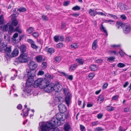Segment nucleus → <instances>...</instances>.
<instances>
[{"mask_svg":"<svg viewBox=\"0 0 131 131\" xmlns=\"http://www.w3.org/2000/svg\"><path fill=\"white\" fill-rule=\"evenodd\" d=\"M126 130V129L123 128L122 126H120L119 130V131H125Z\"/></svg>","mask_w":131,"mask_h":131,"instance_id":"obj_64","label":"nucleus"},{"mask_svg":"<svg viewBox=\"0 0 131 131\" xmlns=\"http://www.w3.org/2000/svg\"><path fill=\"white\" fill-rule=\"evenodd\" d=\"M26 10V8L24 7H20L17 9V10L19 11L20 13L24 12Z\"/></svg>","mask_w":131,"mask_h":131,"instance_id":"obj_29","label":"nucleus"},{"mask_svg":"<svg viewBox=\"0 0 131 131\" xmlns=\"http://www.w3.org/2000/svg\"><path fill=\"white\" fill-rule=\"evenodd\" d=\"M27 41L28 42L31 44L34 42H35L32 39H28L27 40Z\"/></svg>","mask_w":131,"mask_h":131,"instance_id":"obj_61","label":"nucleus"},{"mask_svg":"<svg viewBox=\"0 0 131 131\" xmlns=\"http://www.w3.org/2000/svg\"><path fill=\"white\" fill-rule=\"evenodd\" d=\"M97 40H95L93 43L92 45V48L94 50H95L96 49L97 47Z\"/></svg>","mask_w":131,"mask_h":131,"instance_id":"obj_23","label":"nucleus"},{"mask_svg":"<svg viewBox=\"0 0 131 131\" xmlns=\"http://www.w3.org/2000/svg\"><path fill=\"white\" fill-rule=\"evenodd\" d=\"M108 14L109 15V16H110L111 17H112L113 19H116L117 18V16L113 14Z\"/></svg>","mask_w":131,"mask_h":131,"instance_id":"obj_52","label":"nucleus"},{"mask_svg":"<svg viewBox=\"0 0 131 131\" xmlns=\"http://www.w3.org/2000/svg\"><path fill=\"white\" fill-rule=\"evenodd\" d=\"M76 60L80 64H83L84 62V60L82 59H77Z\"/></svg>","mask_w":131,"mask_h":131,"instance_id":"obj_31","label":"nucleus"},{"mask_svg":"<svg viewBox=\"0 0 131 131\" xmlns=\"http://www.w3.org/2000/svg\"><path fill=\"white\" fill-rule=\"evenodd\" d=\"M107 110L109 111H112L114 110V107L112 106H108L107 108Z\"/></svg>","mask_w":131,"mask_h":131,"instance_id":"obj_38","label":"nucleus"},{"mask_svg":"<svg viewBox=\"0 0 131 131\" xmlns=\"http://www.w3.org/2000/svg\"><path fill=\"white\" fill-rule=\"evenodd\" d=\"M5 21L4 20L3 15L1 14L0 16V25H4V23Z\"/></svg>","mask_w":131,"mask_h":131,"instance_id":"obj_25","label":"nucleus"},{"mask_svg":"<svg viewBox=\"0 0 131 131\" xmlns=\"http://www.w3.org/2000/svg\"><path fill=\"white\" fill-rule=\"evenodd\" d=\"M45 50L48 53H50L51 54L53 53L54 51V50L53 48H48L47 47H46Z\"/></svg>","mask_w":131,"mask_h":131,"instance_id":"obj_16","label":"nucleus"},{"mask_svg":"<svg viewBox=\"0 0 131 131\" xmlns=\"http://www.w3.org/2000/svg\"><path fill=\"white\" fill-rule=\"evenodd\" d=\"M54 39L55 41L56 42H57L59 40V37L58 36H56L54 37Z\"/></svg>","mask_w":131,"mask_h":131,"instance_id":"obj_55","label":"nucleus"},{"mask_svg":"<svg viewBox=\"0 0 131 131\" xmlns=\"http://www.w3.org/2000/svg\"><path fill=\"white\" fill-rule=\"evenodd\" d=\"M62 89V86L59 83H57L54 84L53 90L55 92H59Z\"/></svg>","mask_w":131,"mask_h":131,"instance_id":"obj_7","label":"nucleus"},{"mask_svg":"<svg viewBox=\"0 0 131 131\" xmlns=\"http://www.w3.org/2000/svg\"><path fill=\"white\" fill-rule=\"evenodd\" d=\"M121 28H123V31L125 34H129L130 31V27L129 25H120Z\"/></svg>","mask_w":131,"mask_h":131,"instance_id":"obj_6","label":"nucleus"},{"mask_svg":"<svg viewBox=\"0 0 131 131\" xmlns=\"http://www.w3.org/2000/svg\"><path fill=\"white\" fill-rule=\"evenodd\" d=\"M71 128L70 125L68 123L65 124L64 125V129L65 131H69Z\"/></svg>","mask_w":131,"mask_h":131,"instance_id":"obj_21","label":"nucleus"},{"mask_svg":"<svg viewBox=\"0 0 131 131\" xmlns=\"http://www.w3.org/2000/svg\"><path fill=\"white\" fill-rule=\"evenodd\" d=\"M41 68L42 69H45L47 67V63L46 62H43L41 65Z\"/></svg>","mask_w":131,"mask_h":131,"instance_id":"obj_39","label":"nucleus"},{"mask_svg":"<svg viewBox=\"0 0 131 131\" xmlns=\"http://www.w3.org/2000/svg\"><path fill=\"white\" fill-rule=\"evenodd\" d=\"M104 21L105 23H109L110 24H114V22L113 21L111 20H104Z\"/></svg>","mask_w":131,"mask_h":131,"instance_id":"obj_44","label":"nucleus"},{"mask_svg":"<svg viewBox=\"0 0 131 131\" xmlns=\"http://www.w3.org/2000/svg\"><path fill=\"white\" fill-rule=\"evenodd\" d=\"M63 101V99L61 96L56 97L54 101V103L55 105L59 104Z\"/></svg>","mask_w":131,"mask_h":131,"instance_id":"obj_9","label":"nucleus"},{"mask_svg":"<svg viewBox=\"0 0 131 131\" xmlns=\"http://www.w3.org/2000/svg\"><path fill=\"white\" fill-rule=\"evenodd\" d=\"M107 58V61L109 62L114 61V60L115 59L114 57H108Z\"/></svg>","mask_w":131,"mask_h":131,"instance_id":"obj_28","label":"nucleus"},{"mask_svg":"<svg viewBox=\"0 0 131 131\" xmlns=\"http://www.w3.org/2000/svg\"><path fill=\"white\" fill-rule=\"evenodd\" d=\"M103 116V114L102 113H100L97 115V117L98 119H101Z\"/></svg>","mask_w":131,"mask_h":131,"instance_id":"obj_57","label":"nucleus"},{"mask_svg":"<svg viewBox=\"0 0 131 131\" xmlns=\"http://www.w3.org/2000/svg\"><path fill=\"white\" fill-rule=\"evenodd\" d=\"M51 120L49 122H47L46 123L41 122L39 123V125L42 131H53L52 129L57 128L53 124Z\"/></svg>","mask_w":131,"mask_h":131,"instance_id":"obj_2","label":"nucleus"},{"mask_svg":"<svg viewBox=\"0 0 131 131\" xmlns=\"http://www.w3.org/2000/svg\"><path fill=\"white\" fill-rule=\"evenodd\" d=\"M3 25H1L0 26V30L3 31H8V25H4L2 26Z\"/></svg>","mask_w":131,"mask_h":131,"instance_id":"obj_13","label":"nucleus"},{"mask_svg":"<svg viewBox=\"0 0 131 131\" xmlns=\"http://www.w3.org/2000/svg\"><path fill=\"white\" fill-rule=\"evenodd\" d=\"M34 31V29L32 27H29L27 30V31L29 33H30Z\"/></svg>","mask_w":131,"mask_h":131,"instance_id":"obj_37","label":"nucleus"},{"mask_svg":"<svg viewBox=\"0 0 131 131\" xmlns=\"http://www.w3.org/2000/svg\"><path fill=\"white\" fill-rule=\"evenodd\" d=\"M26 49V45L23 44L20 47V50L21 52L24 53L25 52Z\"/></svg>","mask_w":131,"mask_h":131,"instance_id":"obj_18","label":"nucleus"},{"mask_svg":"<svg viewBox=\"0 0 131 131\" xmlns=\"http://www.w3.org/2000/svg\"><path fill=\"white\" fill-rule=\"evenodd\" d=\"M44 74V72L42 70H40L38 72L37 74L38 75H42Z\"/></svg>","mask_w":131,"mask_h":131,"instance_id":"obj_56","label":"nucleus"},{"mask_svg":"<svg viewBox=\"0 0 131 131\" xmlns=\"http://www.w3.org/2000/svg\"><path fill=\"white\" fill-rule=\"evenodd\" d=\"M38 81H35L34 82V83L33 84V86L35 88H37L38 86H40V85L39 84V83L37 82Z\"/></svg>","mask_w":131,"mask_h":131,"instance_id":"obj_36","label":"nucleus"},{"mask_svg":"<svg viewBox=\"0 0 131 131\" xmlns=\"http://www.w3.org/2000/svg\"><path fill=\"white\" fill-rule=\"evenodd\" d=\"M121 8L123 10H125L129 9L128 6L123 4H121Z\"/></svg>","mask_w":131,"mask_h":131,"instance_id":"obj_20","label":"nucleus"},{"mask_svg":"<svg viewBox=\"0 0 131 131\" xmlns=\"http://www.w3.org/2000/svg\"><path fill=\"white\" fill-rule=\"evenodd\" d=\"M18 34L17 33H16L14 34L12 38V40L14 41H15V42L16 43L17 41L16 40L15 38L18 37Z\"/></svg>","mask_w":131,"mask_h":131,"instance_id":"obj_27","label":"nucleus"},{"mask_svg":"<svg viewBox=\"0 0 131 131\" xmlns=\"http://www.w3.org/2000/svg\"><path fill=\"white\" fill-rule=\"evenodd\" d=\"M36 81H38L37 82L39 83V84L40 85V88H41V87L40 86L42 87V86H41V85L42 84H43L44 82V81H42V79L41 78H39Z\"/></svg>","mask_w":131,"mask_h":131,"instance_id":"obj_26","label":"nucleus"},{"mask_svg":"<svg viewBox=\"0 0 131 131\" xmlns=\"http://www.w3.org/2000/svg\"><path fill=\"white\" fill-rule=\"evenodd\" d=\"M22 107V105L20 104L18 105L17 107V109L19 110L21 109Z\"/></svg>","mask_w":131,"mask_h":131,"instance_id":"obj_63","label":"nucleus"},{"mask_svg":"<svg viewBox=\"0 0 131 131\" xmlns=\"http://www.w3.org/2000/svg\"><path fill=\"white\" fill-rule=\"evenodd\" d=\"M19 53V51L17 49H15L13 51L12 53H11L10 58H13L17 56Z\"/></svg>","mask_w":131,"mask_h":131,"instance_id":"obj_15","label":"nucleus"},{"mask_svg":"<svg viewBox=\"0 0 131 131\" xmlns=\"http://www.w3.org/2000/svg\"><path fill=\"white\" fill-rule=\"evenodd\" d=\"M24 36V35H19V38L17 40V41L16 43H17L19 42L21 39Z\"/></svg>","mask_w":131,"mask_h":131,"instance_id":"obj_53","label":"nucleus"},{"mask_svg":"<svg viewBox=\"0 0 131 131\" xmlns=\"http://www.w3.org/2000/svg\"><path fill=\"white\" fill-rule=\"evenodd\" d=\"M119 53L122 57L125 54V53L123 52L122 50H121V51L119 52Z\"/></svg>","mask_w":131,"mask_h":131,"instance_id":"obj_62","label":"nucleus"},{"mask_svg":"<svg viewBox=\"0 0 131 131\" xmlns=\"http://www.w3.org/2000/svg\"><path fill=\"white\" fill-rule=\"evenodd\" d=\"M117 66L119 68H123L125 66V65L123 63H119L117 65Z\"/></svg>","mask_w":131,"mask_h":131,"instance_id":"obj_46","label":"nucleus"},{"mask_svg":"<svg viewBox=\"0 0 131 131\" xmlns=\"http://www.w3.org/2000/svg\"><path fill=\"white\" fill-rule=\"evenodd\" d=\"M65 117L64 113H61L60 112L58 113L56 115V118H53L51 120L53 123V124L56 127L60 126L61 125V122L65 120Z\"/></svg>","mask_w":131,"mask_h":131,"instance_id":"obj_3","label":"nucleus"},{"mask_svg":"<svg viewBox=\"0 0 131 131\" xmlns=\"http://www.w3.org/2000/svg\"><path fill=\"white\" fill-rule=\"evenodd\" d=\"M19 14V13L18 12H16L14 13V14H12L11 15V16H12V17H15L16 18V17H17Z\"/></svg>","mask_w":131,"mask_h":131,"instance_id":"obj_35","label":"nucleus"},{"mask_svg":"<svg viewBox=\"0 0 131 131\" xmlns=\"http://www.w3.org/2000/svg\"><path fill=\"white\" fill-rule=\"evenodd\" d=\"M108 84L107 83H105L103 86V90L105 89L107 86Z\"/></svg>","mask_w":131,"mask_h":131,"instance_id":"obj_60","label":"nucleus"},{"mask_svg":"<svg viewBox=\"0 0 131 131\" xmlns=\"http://www.w3.org/2000/svg\"><path fill=\"white\" fill-rule=\"evenodd\" d=\"M78 47V45L76 43H73L71 45V47L72 48H76Z\"/></svg>","mask_w":131,"mask_h":131,"instance_id":"obj_51","label":"nucleus"},{"mask_svg":"<svg viewBox=\"0 0 131 131\" xmlns=\"http://www.w3.org/2000/svg\"><path fill=\"white\" fill-rule=\"evenodd\" d=\"M15 30L16 31L20 33H21L22 32L21 30L20 29L19 26H16L15 29Z\"/></svg>","mask_w":131,"mask_h":131,"instance_id":"obj_34","label":"nucleus"},{"mask_svg":"<svg viewBox=\"0 0 131 131\" xmlns=\"http://www.w3.org/2000/svg\"><path fill=\"white\" fill-rule=\"evenodd\" d=\"M12 24L11 25H18L19 23L18 21L15 17H12L11 18ZM6 25H10L8 23H7Z\"/></svg>","mask_w":131,"mask_h":131,"instance_id":"obj_12","label":"nucleus"},{"mask_svg":"<svg viewBox=\"0 0 131 131\" xmlns=\"http://www.w3.org/2000/svg\"><path fill=\"white\" fill-rule=\"evenodd\" d=\"M63 90L66 95H68L69 94H70L69 92L68 89V88H64L63 89Z\"/></svg>","mask_w":131,"mask_h":131,"instance_id":"obj_32","label":"nucleus"},{"mask_svg":"<svg viewBox=\"0 0 131 131\" xmlns=\"http://www.w3.org/2000/svg\"><path fill=\"white\" fill-rule=\"evenodd\" d=\"M58 72L59 73L61 76H64L66 77H68V75L67 74H66L65 73L63 72H60L59 71H58Z\"/></svg>","mask_w":131,"mask_h":131,"instance_id":"obj_33","label":"nucleus"},{"mask_svg":"<svg viewBox=\"0 0 131 131\" xmlns=\"http://www.w3.org/2000/svg\"><path fill=\"white\" fill-rule=\"evenodd\" d=\"M90 68L92 71H95L97 70L98 67L96 65L92 64L90 66Z\"/></svg>","mask_w":131,"mask_h":131,"instance_id":"obj_19","label":"nucleus"},{"mask_svg":"<svg viewBox=\"0 0 131 131\" xmlns=\"http://www.w3.org/2000/svg\"><path fill=\"white\" fill-rule=\"evenodd\" d=\"M31 47L33 48L36 49L38 48V47L34 42L31 44Z\"/></svg>","mask_w":131,"mask_h":131,"instance_id":"obj_42","label":"nucleus"},{"mask_svg":"<svg viewBox=\"0 0 131 131\" xmlns=\"http://www.w3.org/2000/svg\"><path fill=\"white\" fill-rule=\"evenodd\" d=\"M49 81H46L43 84H41V89H43L45 92L47 93H50L53 90L54 84L53 83H50Z\"/></svg>","mask_w":131,"mask_h":131,"instance_id":"obj_4","label":"nucleus"},{"mask_svg":"<svg viewBox=\"0 0 131 131\" xmlns=\"http://www.w3.org/2000/svg\"><path fill=\"white\" fill-rule=\"evenodd\" d=\"M100 30L104 32L105 33L104 36L107 37L108 36V34L106 28L104 27L103 25H101L100 27Z\"/></svg>","mask_w":131,"mask_h":131,"instance_id":"obj_11","label":"nucleus"},{"mask_svg":"<svg viewBox=\"0 0 131 131\" xmlns=\"http://www.w3.org/2000/svg\"><path fill=\"white\" fill-rule=\"evenodd\" d=\"M29 59L28 54L26 53H22L19 56L15 59V62L18 63H25L27 62Z\"/></svg>","mask_w":131,"mask_h":131,"instance_id":"obj_5","label":"nucleus"},{"mask_svg":"<svg viewBox=\"0 0 131 131\" xmlns=\"http://www.w3.org/2000/svg\"><path fill=\"white\" fill-rule=\"evenodd\" d=\"M63 44L62 42L59 43L57 45V47L58 48H61L63 47Z\"/></svg>","mask_w":131,"mask_h":131,"instance_id":"obj_48","label":"nucleus"},{"mask_svg":"<svg viewBox=\"0 0 131 131\" xmlns=\"http://www.w3.org/2000/svg\"><path fill=\"white\" fill-rule=\"evenodd\" d=\"M28 66L30 69L31 70L27 71L28 78L27 80L26 86L28 87H30L34 81V77L35 74L33 73L32 71L36 69L38 67V64L35 62L31 61L29 63Z\"/></svg>","mask_w":131,"mask_h":131,"instance_id":"obj_1","label":"nucleus"},{"mask_svg":"<svg viewBox=\"0 0 131 131\" xmlns=\"http://www.w3.org/2000/svg\"><path fill=\"white\" fill-rule=\"evenodd\" d=\"M77 66V65L75 64L71 65L69 69L70 71H73L76 68Z\"/></svg>","mask_w":131,"mask_h":131,"instance_id":"obj_24","label":"nucleus"},{"mask_svg":"<svg viewBox=\"0 0 131 131\" xmlns=\"http://www.w3.org/2000/svg\"><path fill=\"white\" fill-rule=\"evenodd\" d=\"M42 57L41 56L39 55L36 57V59L38 62H40L42 61Z\"/></svg>","mask_w":131,"mask_h":131,"instance_id":"obj_30","label":"nucleus"},{"mask_svg":"<svg viewBox=\"0 0 131 131\" xmlns=\"http://www.w3.org/2000/svg\"><path fill=\"white\" fill-rule=\"evenodd\" d=\"M42 18L43 20L45 21H48L49 19L48 18L47 16L44 15H42Z\"/></svg>","mask_w":131,"mask_h":131,"instance_id":"obj_41","label":"nucleus"},{"mask_svg":"<svg viewBox=\"0 0 131 131\" xmlns=\"http://www.w3.org/2000/svg\"><path fill=\"white\" fill-rule=\"evenodd\" d=\"M80 128L81 131H85V127L82 125H80Z\"/></svg>","mask_w":131,"mask_h":131,"instance_id":"obj_54","label":"nucleus"},{"mask_svg":"<svg viewBox=\"0 0 131 131\" xmlns=\"http://www.w3.org/2000/svg\"><path fill=\"white\" fill-rule=\"evenodd\" d=\"M94 76V74L93 73H90L88 75V77L91 79H92Z\"/></svg>","mask_w":131,"mask_h":131,"instance_id":"obj_49","label":"nucleus"},{"mask_svg":"<svg viewBox=\"0 0 131 131\" xmlns=\"http://www.w3.org/2000/svg\"><path fill=\"white\" fill-rule=\"evenodd\" d=\"M9 31L11 33H12L13 31L14 28L13 26V25H9Z\"/></svg>","mask_w":131,"mask_h":131,"instance_id":"obj_43","label":"nucleus"},{"mask_svg":"<svg viewBox=\"0 0 131 131\" xmlns=\"http://www.w3.org/2000/svg\"><path fill=\"white\" fill-rule=\"evenodd\" d=\"M32 35L35 38H37L39 36V34L37 32H35L32 34Z\"/></svg>","mask_w":131,"mask_h":131,"instance_id":"obj_45","label":"nucleus"},{"mask_svg":"<svg viewBox=\"0 0 131 131\" xmlns=\"http://www.w3.org/2000/svg\"><path fill=\"white\" fill-rule=\"evenodd\" d=\"M5 50L7 56L10 58L11 53H10L11 50V47H6Z\"/></svg>","mask_w":131,"mask_h":131,"instance_id":"obj_14","label":"nucleus"},{"mask_svg":"<svg viewBox=\"0 0 131 131\" xmlns=\"http://www.w3.org/2000/svg\"><path fill=\"white\" fill-rule=\"evenodd\" d=\"M71 94H69L68 95H66L65 97V101L66 104L68 106L70 104L71 101Z\"/></svg>","mask_w":131,"mask_h":131,"instance_id":"obj_10","label":"nucleus"},{"mask_svg":"<svg viewBox=\"0 0 131 131\" xmlns=\"http://www.w3.org/2000/svg\"><path fill=\"white\" fill-rule=\"evenodd\" d=\"M121 18L123 20H125L126 19V17L125 15L123 14L121 16Z\"/></svg>","mask_w":131,"mask_h":131,"instance_id":"obj_59","label":"nucleus"},{"mask_svg":"<svg viewBox=\"0 0 131 131\" xmlns=\"http://www.w3.org/2000/svg\"><path fill=\"white\" fill-rule=\"evenodd\" d=\"M61 60V58L60 57H57L55 58V60L58 62L60 61Z\"/></svg>","mask_w":131,"mask_h":131,"instance_id":"obj_58","label":"nucleus"},{"mask_svg":"<svg viewBox=\"0 0 131 131\" xmlns=\"http://www.w3.org/2000/svg\"><path fill=\"white\" fill-rule=\"evenodd\" d=\"M89 10V13L91 16L94 17L97 14V12L94 10L90 9Z\"/></svg>","mask_w":131,"mask_h":131,"instance_id":"obj_17","label":"nucleus"},{"mask_svg":"<svg viewBox=\"0 0 131 131\" xmlns=\"http://www.w3.org/2000/svg\"><path fill=\"white\" fill-rule=\"evenodd\" d=\"M104 97L103 95L101 94L99 96V99L98 101L100 103H101L103 102L104 99Z\"/></svg>","mask_w":131,"mask_h":131,"instance_id":"obj_22","label":"nucleus"},{"mask_svg":"<svg viewBox=\"0 0 131 131\" xmlns=\"http://www.w3.org/2000/svg\"><path fill=\"white\" fill-rule=\"evenodd\" d=\"M95 131H102L104 130L102 128L100 127H98L95 128Z\"/></svg>","mask_w":131,"mask_h":131,"instance_id":"obj_47","label":"nucleus"},{"mask_svg":"<svg viewBox=\"0 0 131 131\" xmlns=\"http://www.w3.org/2000/svg\"><path fill=\"white\" fill-rule=\"evenodd\" d=\"M80 9V7L77 5H76L73 7L72 8L73 10L75 11L76 10H79Z\"/></svg>","mask_w":131,"mask_h":131,"instance_id":"obj_40","label":"nucleus"},{"mask_svg":"<svg viewBox=\"0 0 131 131\" xmlns=\"http://www.w3.org/2000/svg\"><path fill=\"white\" fill-rule=\"evenodd\" d=\"M60 112L61 113H64L67 110V108L65 105L62 103L60 104L58 106Z\"/></svg>","mask_w":131,"mask_h":131,"instance_id":"obj_8","label":"nucleus"},{"mask_svg":"<svg viewBox=\"0 0 131 131\" xmlns=\"http://www.w3.org/2000/svg\"><path fill=\"white\" fill-rule=\"evenodd\" d=\"M71 36H68L66 37V40L67 42H69L71 40Z\"/></svg>","mask_w":131,"mask_h":131,"instance_id":"obj_50","label":"nucleus"}]
</instances>
